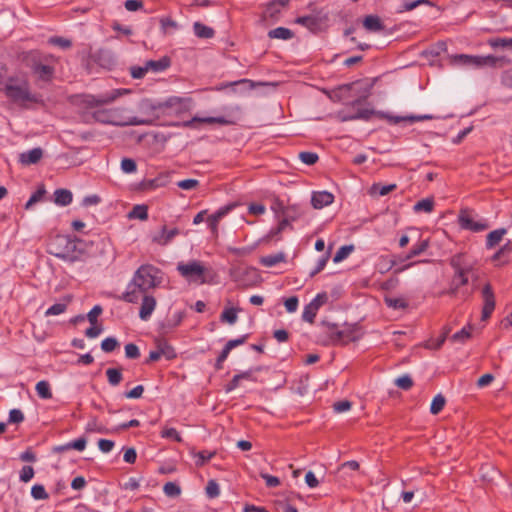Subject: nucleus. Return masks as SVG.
<instances>
[{"instance_id": "1", "label": "nucleus", "mask_w": 512, "mask_h": 512, "mask_svg": "<svg viewBox=\"0 0 512 512\" xmlns=\"http://www.w3.org/2000/svg\"><path fill=\"white\" fill-rule=\"evenodd\" d=\"M89 244L84 240L69 235H55L47 244V252L69 263L85 262L89 258Z\"/></svg>"}, {"instance_id": "22", "label": "nucleus", "mask_w": 512, "mask_h": 512, "mask_svg": "<svg viewBox=\"0 0 512 512\" xmlns=\"http://www.w3.org/2000/svg\"><path fill=\"white\" fill-rule=\"evenodd\" d=\"M145 65L148 72L159 73L170 67L171 60L169 57L164 56L158 60H148L145 62Z\"/></svg>"}, {"instance_id": "6", "label": "nucleus", "mask_w": 512, "mask_h": 512, "mask_svg": "<svg viewBox=\"0 0 512 512\" xmlns=\"http://www.w3.org/2000/svg\"><path fill=\"white\" fill-rule=\"evenodd\" d=\"M451 266L454 269V276L451 282V287L448 294L451 296L457 295L459 288L468 284V275L471 273L472 268L470 266L462 265V256L456 255L450 261Z\"/></svg>"}, {"instance_id": "38", "label": "nucleus", "mask_w": 512, "mask_h": 512, "mask_svg": "<svg viewBox=\"0 0 512 512\" xmlns=\"http://www.w3.org/2000/svg\"><path fill=\"white\" fill-rule=\"evenodd\" d=\"M433 208H434V201L431 198L422 199V200L418 201L413 207L415 212H425V213L432 212Z\"/></svg>"}, {"instance_id": "18", "label": "nucleus", "mask_w": 512, "mask_h": 512, "mask_svg": "<svg viewBox=\"0 0 512 512\" xmlns=\"http://www.w3.org/2000/svg\"><path fill=\"white\" fill-rule=\"evenodd\" d=\"M43 157V150L40 147L33 148L20 154L19 161L23 165H33L38 163Z\"/></svg>"}, {"instance_id": "52", "label": "nucleus", "mask_w": 512, "mask_h": 512, "mask_svg": "<svg viewBox=\"0 0 512 512\" xmlns=\"http://www.w3.org/2000/svg\"><path fill=\"white\" fill-rule=\"evenodd\" d=\"M118 345L119 343L116 338L107 337L101 342V349L106 353H110L114 351Z\"/></svg>"}, {"instance_id": "15", "label": "nucleus", "mask_w": 512, "mask_h": 512, "mask_svg": "<svg viewBox=\"0 0 512 512\" xmlns=\"http://www.w3.org/2000/svg\"><path fill=\"white\" fill-rule=\"evenodd\" d=\"M140 299H142V303L139 310V317L141 320L147 321L155 310L156 299L148 294L142 295Z\"/></svg>"}, {"instance_id": "14", "label": "nucleus", "mask_w": 512, "mask_h": 512, "mask_svg": "<svg viewBox=\"0 0 512 512\" xmlns=\"http://www.w3.org/2000/svg\"><path fill=\"white\" fill-rule=\"evenodd\" d=\"M326 19V16L308 15L296 18L295 23L306 27L311 32H316L320 29L322 22Z\"/></svg>"}, {"instance_id": "48", "label": "nucleus", "mask_w": 512, "mask_h": 512, "mask_svg": "<svg viewBox=\"0 0 512 512\" xmlns=\"http://www.w3.org/2000/svg\"><path fill=\"white\" fill-rule=\"evenodd\" d=\"M31 495L35 500H46L49 494L46 492L45 487L41 484H35L31 488Z\"/></svg>"}, {"instance_id": "35", "label": "nucleus", "mask_w": 512, "mask_h": 512, "mask_svg": "<svg viewBox=\"0 0 512 512\" xmlns=\"http://www.w3.org/2000/svg\"><path fill=\"white\" fill-rule=\"evenodd\" d=\"M239 309H236V308H226L224 309V311L221 313L220 315V320L222 322H226L230 325H233L236 323L237 319H238V316H237V313H238Z\"/></svg>"}, {"instance_id": "19", "label": "nucleus", "mask_w": 512, "mask_h": 512, "mask_svg": "<svg viewBox=\"0 0 512 512\" xmlns=\"http://www.w3.org/2000/svg\"><path fill=\"white\" fill-rule=\"evenodd\" d=\"M382 117L386 118L390 123L398 124L402 121L413 123L417 121L431 120L434 119L433 115L423 114V115H409V116H391V115H382Z\"/></svg>"}, {"instance_id": "28", "label": "nucleus", "mask_w": 512, "mask_h": 512, "mask_svg": "<svg viewBox=\"0 0 512 512\" xmlns=\"http://www.w3.org/2000/svg\"><path fill=\"white\" fill-rule=\"evenodd\" d=\"M506 234V229L500 228L491 231L487 237H486V247L488 249L493 248L495 245H497L503 238V236Z\"/></svg>"}, {"instance_id": "54", "label": "nucleus", "mask_w": 512, "mask_h": 512, "mask_svg": "<svg viewBox=\"0 0 512 512\" xmlns=\"http://www.w3.org/2000/svg\"><path fill=\"white\" fill-rule=\"evenodd\" d=\"M420 4H429L428 0H413L410 2L405 1L402 6H400L397 12L402 13L405 11H411L416 8Z\"/></svg>"}, {"instance_id": "51", "label": "nucleus", "mask_w": 512, "mask_h": 512, "mask_svg": "<svg viewBox=\"0 0 512 512\" xmlns=\"http://www.w3.org/2000/svg\"><path fill=\"white\" fill-rule=\"evenodd\" d=\"M299 159L306 165H314L318 161L319 156L314 152L303 151L299 153Z\"/></svg>"}, {"instance_id": "60", "label": "nucleus", "mask_w": 512, "mask_h": 512, "mask_svg": "<svg viewBox=\"0 0 512 512\" xmlns=\"http://www.w3.org/2000/svg\"><path fill=\"white\" fill-rule=\"evenodd\" d=\"M199 185V181L196 179H184L177 182V186L183 190H192Z\"/></svg>"}, {"instance_id": "64", "label": "nucleus", "mask_w": 512, "mask_h": 512, "mask_svg": "<svg viewBox=\"0 0 512 512\" xmlns=\"http://www.w3.org/2000/svg\"><path fill=\"white\" fill-rule=\"evenodd\" d=\"M352 403L348 400L338 401L333 404V409L337 413H342L350 410Z\"/></svg>"}, {"instance_id": "24", "label": "nucleus", "mask_w": 512, "mask_h": 512, "mask_svg": "<svg viewBox=\"0 0 512 512\" xmlns=\"http://www.w3.org/2000/svg\"><path fill=\"white\" fill-rule=\"evenodd\" d=\"M428 247H429L428 239H423V240L418 241L416 244L413 245V247L410 249L408 254L403 259H401V261H406L413 257L421 255L428 249Z\"/></svg>"}, {"instance_id": "29", "label": "nucleus", "mask_w": 512, "mask_h": 512, "mask_svg": "<svg viewBox=\"0 0 512 512\" xmlns=\"http://www.w3.org/2000/svg\"><path fill=\"white\" fill-rule=\"evenodd\" d=\"M268 37L271 39L289 40L293 37V32L285 27H277L268 32Z\"/></svg>"}, {"instance_id": "63", "label": "nucleus", "mask_w": 512, "mask_h": 512, "mask_svg": "<svg viewBox=\"0 0 512 512\" xmlns=\"http://www.w3.org/2000/svg\"><path fill=\"white\" fill-rule=\"evenodd\" d=\"M183 316V312L179 311L174 313L170 318L167 319V327L175 328L176 326H178L182 322Z\"/></svg>"}, {"instance_id": "13", "label": "nucleus", "mask_w": 512, "mask_h": 512, "mask_svg": "<svg viewBox=\"0 0 512 512\" xmlns=\"http://www.w3.org/2000/svg\"><path fill=\"white\" fill-rule=\"evenodd\" d=\"M459 224L463 229L474 232L484 231L488 228L486 223L475 221L466 211H461L459 215Z\"/></svg>"}, {"instance_id": "40", "label": "nucleus", "mask_w": 512, "mask_h": 512, "mask_svg": "<svg viewBox=\"0 0 512 512\" xmlns=\"http://www.w3.org/2000/svg\"><path fill=\"white\" fill-rule=\"evenodd\" d=\"M86 447V439L81 437L72 442L67 443L66 445L60 446L57 448L58 451H65L68 449H75L78 451L84 450Z\"/></svg>"}, {"instance_id": "43", "label": "nucleus", "mask_w": 512, "mask_h": 512, "mask_svg": "<svg viewBox=\"0 0 512 512\" xmlns=\"http://www.w3.org/2000/svg\"><path fill=\"white\" fill-rule=\"evenodd\" d=\"M157 348L159 349L161 356H165L169 360L176 357L174 348L165 341L159 342Z\"/></svg>"}, {"instance_id": "20", "label": "nucleus", "mask_w": 512, "mask_h": 512, "mask_svg": "<svg viewBox=\"0 0 512 512\" xmlns=\"http://www.w3.org/2000/svg\"><path fill=\"white\" fill-rule=\"evenodd\" d=\"M278 206L281 211V216H285L292 221L297 220L304 213L303 208L299 204H289L287 206L284 204H278Z\"/></svg>"}, {"instance_id": "58", "label": "nucleus", "mask_w": 512, "mask_h": 512, "mask_svg": "<svg viewBox=\"0 0 512 512\" xmlns=\"http://www.w3.org/2000/svg\"><path fill=\"white\" fill-rule=\"evenodd\" d=\"M148 73L147 67L144 64L143 66H132L130 67V75L134 79H142Z\"/></svg>"}, {"instance_id": "32", "label": "nucleus", "mask_w": 512, "mask_h": 512, "mask_svg": "<svg viewBox=\"0 0 512 512\" xmlns=\"http://www.w3.org/2000/svg\"><path fill=\"white\" fill-rule=\"evenodd\" d=\"M129 219H139V220H147L148 219V207L146 205H135L132 210L128 213Z\"/></svg>"}, {"instance_id": "9", "label": "nucleus", "mask_w": 512, "mask_h": 512, "mask_svg": "<svg viewBox=\"0 0 512 512\" xmlns=\"http://www.w3.org/2000/svg\"><path fill=\"white\" fill-rule=\"evenodd\" d=\"M327 301H328V296L325 292L317 294L315 296V298L304 307V310L302 313L303 321L313 324L319 309Z\"/></svg>"}, {"instance_id": "55", "label": "nucleus", "mask_w": 512, "mask_h": 512, "mask_svg": "<svg viewBox=\"0 0 512 512\" xmlns=\"http://www.w3.org/2000/svg\"><path fill=\"white\" fill-rule=\"evenodd\" d=\"M395 384L403 390H409L413 386V380L409 375H402L395 380Z\"/></svg>"}, {"instance_id": "37", "label": "nucleus", "mask_w": 512, "mask_h": 512, "mask_svg": "<svg viewBox=\"0 0 512 512\" xmlns=\"http://www.w3.org/2000/svg\"><path fill=\"white\" fill-rule=\"evenodd\" d=\"M488 44L494 49H512V38H491Z\"/></svg>"}, {"instance_id": "50", "label": "nucleus", "mask_w": 512, "mask_h": 512, "mask_svg": "<svg viewBox=\"0 0 512 512\" xmlns=\"http://www.w3.org/2000/svg\"><path fill=\"white\" fill-rule=\"evenodd\" d=\"M161 437L171 439L176 442H182V437L175 428L164 427L161 431Z\"/></svg>"}, {"instance_id": "26", "label": "nucleus", "mask_w": 512, "mask_h": 512, "mask_svg": "<svg viewBox=\"0 0 512 512\" xmlns=\"http://www.w3.org/2000/svg\"><path fill=\"white\" fill-rule=\"evenodd\" d=\"M288 3L289 0H273L267 5L265 13L271 18H276L281 9L288 5Z\"/></svg>"}, {"instance_id": "25", "label": "nucleus", "mask_w": 512, "mask_h": 512, "mask_svg": "<svg viewBox=\"0 0 512 512\" xmlns=\"http://www.w3.org/2000/svg\"><path fill=\"white\" fill-rule=\"evenodd\" d=\"M363 26L371 32H378L384 28L381 19L376 15H368L363 20Z\"/></svg>"}, {"instance_id": "47", "label": "nucleus", "mask_w": 512, "mask_h": 512, "mask_svg": "<svg viewBox=\"0 0 512 512\" xmlns=\"http://www.w3.org/2000/svg\"><path fill=\"white\" fill-rule=\"evenodd\" d=\"M473 330V327L472 326H467V327H464L462 328L460 331L456 332L455 334H453L452 336V340L455 341V342H465L467 339H469L471 337V332Z\"/></svg>"}, {"instance_id": "27", "label": "nucleus", "mask_w": 512, "mask_h": 512, "mask_svg": "<svg viewBox=\"0 0 512 512\" xmlns=\"http://www.w3.org/2000/svg\"><path fill=\"white\" fill-rule=\"evenodd\" d=\"M54 201L59 206H67L72 202L73 196L67 189H57L54 192Z\"/></svg>"}, {"instance_id": "62", "label": "nucleus", "mask_w": 512, "mask_h": 512, "mask_svg": "<svg viewBox=\"0 0 512 512\" xmlns=\"http://www.w3.org/2000/svg\"><path fill=\"white\" fill-rule=\"evenodd\" d=\"M49 43L53 44V45H56V46H59V47H61L63 49L70 48L71 45H72V42L69 39H65V38H62V37H51L49 39Z\"/></svg>"}, {"instance_id": "30", "label": "nucleus", "mask_w": 512, "mask_h": 512, "mask_svg": "<svg viewBox=\"0 0 512 512\" xmlns=\"http://www.w3.org/2000/svg\"><path fill=\"white\" fill-rule=\"evenodd\" d=\"M194 33L199 38H212L214 36V30L200 22H195L193 25Z\"/></svg>"}, {"instance_id": "46", "label": "nucleus", "mask_w": 512, "mask_h": 512, "mask_svg": "<svg viewBox=\"0 0 512 512\" xmlns=\"http://www.w3.org/2000/svg\"><path fill=\"white\" fill-rule=\"evenodd\" d=\"M445 402L446 401H445V398L443 395H441V394L436 395L432 400V403L430 406V412L433 415L438 414L444 408Z\"/></svg>"}, {"instance_id": "16", "label": "nucleus", "mask_w": 512, "mask_h": 512, "mask_svg": "<svg viewBox=\"0 0 512 512\" xmlns=\"http://www.w3.org/2000/svg\"><path fill=\"white\" fill-rule=\"evenodd\" d=\"M334 201V195L328 191L314 192L311 197V204L315 209H322Z\"/></svg>"}, {"instance_id": "39", "label": "nucleus", "mask_w": 512, "mask_h": 512, "mask_svg": "<svg viewBox=\"0 0 512 512\" xmlns=\"http://www.w3.org/2000/svg\"><path fill=\"white\" fill-rule=\"evenodd\" d=\"M396 184H387V185H381V184H373L371 187V194L373 195H379V196H385L396 189Z\"/></svg>"}, {"instance_id": "7", "label": "nucleus", "mask_w": 512, "mask_h": 512, "mask_svg": "<svg viewBox=\"0 0 512 512\" xmlns=\"http://www.w3.org/2000/svg\"><path fill=\"white\" fill-rule=\"evenodd\" d=\"M128 90L115 89L111 92L102 94V95H83L81 98V104L86 108H94L106 104H110L115 101L119 96L124 93H127Z\"/></svg>"}, {"instance_id": "3", "label": "nucleus", "mask_w": 512, "mask_h": 512, "mask_svg": "<svg viewBox=\"0 0 512 512\" xmlns=\"http://www.w3.org/2000/svg\"><path fill=\"white\" fill-rule=\"evenodd\" d=\"M4 92L12 102L21 106L39 101L38 96L31 92L29 81L25 77H9L6 81Z\"/></svg>"}, {"instance_id": "4", "label": "nucleus", "mask_w": 512, "mask_h": 512, "mask_svg": "<svg viewBox=\"0 0 512 512\" xmlns=\"http://www.w3.org/2000/svg\"><path fill=\"white\" fill-rule=\"evenodd\" d=\"M452 60L455 64L461 66L482 68V67H501L508 63L505 57H497L493 55L478 56V55H467V54H456L452 56Z\"/></svg>"}, {"instance_id": "36", "label": "nucleus", "mask_w": 512, "mask_h": 512, "mask_svg": "<svg viewBox=\"0 0 512 512\" xmlns=\"http://www.w3.org/2000/svg\"><path fill=\"white\" fill-rule=\"evenodd\" d=\"M106 376L109 384L112 386H117L123 379L121 370L117 368H108L106 370Z\"/></svg>"}, {"instance_id": "21", "label": "nucleus", "mask_w": 512, "mask_h": 512, "mask_svg": "<svg viewBox=\"0 0 512 512\" xmlns=\"http://www.w3.org/2000/svg\"><path fill=\"white\" fill-rule=\"evenodd\" d=\"M233 207H234L233 204L223 206L220 209H218L214 214H212L208 217L207 222H208V225H209L210 229L212 230V232H214V233L217 232V227H218L219 221L224 216H226L233 209Z\"/></svg>"}, {"instance_id": "5", "label": "nucleus", "mask_w": 512, "mask_h": 512, "mask_svg": "<svg viewBox=\"0 0 512 512\" xmlns=\"http://www.w3.org/2000/svg\"><path fill=\"white\" fill-rule=\"evenodd\" d=\"M26 67L42 81H50L54 75V68L43 62L42 56L36 51H30L23 58Z\"/></svg>"}, {"instance_id": "2", "label": "nucleus", "mask_w": 512, "mask_h": 512, "mask_svg": "<svg viewBox=\"0 0 512 512\" xmlns=\"http://www.w3.org/2000/svg\"><path fill=\"white\" fill-rule=\"evenodd\" d=\"M160 271L152 265L140 266L127 286L122 299L129 303H137L142 295H146L151 289L161 283Z\"/></svg>"}, {"instance_id": "53", "label": "nucleus", "mask_w": 512, "mask_h": 512, "mask_svg": "<svg viewBox=\"0 0 512 512\" xmlns=\"http://www.w3.org/2000/svg\"><path fill=\"white\" fill-rule=\"evenodd\" d=\"M121 169L124 173L131 174L136 172V162L131 158H123L121 161Z\"/></svg>"}, {"instance_id": "12", "label": "nucleus", "mask_w": 512, "mask_h": 512, "mask_svg": "<svg viewBox=\"0 0 512 512\" xmlns=\"http://www.w3.org/2000/svg\"><path fill=\"white\" fill-rule=\"evenodd\" d=\"M356 83L339 85L332 90H325L324 93L333 102H341L350 97V91Z\"/></svg>"}, {"instance_id": "59", "label": "nucleus", "mask_w": 512, "mask_h": 512, "mask_svg": "<svg viewBox=\"0 0 512 512\" xmlns=\"http://www.w3.org/2000/svg\"><path fill=\"white\" fill-rule=\"evenodd\" d=\"M102 313V307L100 305H95L87 314V319L91 325L97 324V319L99 315Z\"/></svg>"}, {"instance_id": "49", "label": "nucleus", "mask_w": 512, "mask_h": 512, "mask_svg": "<svg viewBox=\"0 0 512 512\" xmlns=\"http://www.w3.org/2000/svg\"><path fill=\"white\" fill-rule=\"evenodd\" d=\"M67 304H68V301L67 302H64V303H55L53 304L51 307H49L46 312H45V316H55V315H60L62 313H64L67 309Z\"/></svg>"}, {"instance_id": "8", "label": "nucleus", "mask_w": 512, "mask_h": 512, "mask_svg": "<svg viewBox=\"0 0 512 512\" xmlns=\"http://www.w3.org/2000/svg\"><path fill=\"white\" fill-rule=\"evenodd\" d=\"M177 270L180 275L188 281L200 280L201 283H204L203 276L205 273V267L200 261L193 260L187 263L180 262L177 265Z\"/></svg>"}, {"instance_id": "41", "label": "nucleus", "mask_w": 512, "mask_h": 512, "mask_svg": "<svg viewBox=\"0 0 512 512\" xmlns=\"http://www.w3.org/2000/svg\"><path fill=\"white\" fill-rule=\"evenodd\" d=\"M46 190L44 185H41L29 198V200L25 204V209H30L35 203L42 200L45 195Z\"/></svg>"}, {"instance_id": "42", "label": "nucleus", "mask_w": 512, "mask_h": 512, "mask_svg": "<svg viewBox=\"0 0 512 512\" xmlns=\"http://www.w3.org/2000/svg\"><path fill=\"white\" fill-rule=\"evenodd\" d=\"M354 250V246L353 245H344V246H341L337 252L335 253L334 257H333V261L335 263H339L341 261H343L345 258H347L350 253Z\"/></svg>"}, {"instance_id": "57", "label": "nucleus", "mask_w": 512, "mask_h": 512, "mask_svg": "<svg viewBox=\"0 0 512 512\" xmlns=\"http://www.w3.org/2000/svg\"><path fill=\"white\" fill-rule=\"evenodd\" d=\"M125 356L129 359H137L140 356V351L137 345L134 343H128L125 345Z\"/></svg>"}, {"instance_id": "44", "label": "nucleus", "mask_w": 512, "mask_h": 512, "mask_svg": "<svg viewBox=\"0 0 512 512\" xmlns=\"http://www.w3.org/2000/svg\"><path fill=\"white\" fill-rule=\"evenodd\" d=\"M384 301L388 307L393 309H405L408 306L404 298L385 297Z\"/></svg>"}, {"instance_id": "45", "label": "nucleus", "mask_w": 512, "mask_h": 512, "mask_svg": "<svg viewBox=\"0 0 512 512\" xmlns=\"http://www.w3.org/2000/svg\"><path fill=\"white\" fill-rule=\"evenodd\" d=\"M163 491L167 497L171 498L178 497L181 494V488L175 482H167L163 487Z\"/></svg>"}, {"instance_id": "61", "label": "nucleus", "mask_w": 512, "mask_h": 512, "mask_svg": "<svg viewBox=\"0 0 512 512\" xmlns=\"http://www.w3.org/2000/svg\"><path fill=\"white\" fill-rule=\"evenodd\" d=\"M34 477V469L32 466H24L20 471V480L22 482H29Z\"/></svg>"}, {"instance_id": "11", "label": "nucleus", "mask_w": 512, "mask_h": 512, "mask_svg": "<svg viewBox=\"0 0 512 512\" xmlns=\"http://www.w3.org/2000/svg\"><path fill=\"white\" fill-rule=\"evenodd\" d=\"M484 305L482 308V320H487L495 309V296L490 284H486L482 289Z\"/></svg>"}, {"instance_id": "34", "label": "nucleus", "mask_w": 512, "mask_h": 512, "mask_svg": "<svg viewBox=\"0 0 512 512\" xmlns=\"http://www.w3.org/2000/svg\"><path fill=\"white\" fill-rule=\"evenodd\" d=\"M215 451H199V452H192V455L196 458L195 464L196 466H203L205 463H207L209 460H211L215 456Z\"/></svg>"}, {"instance_id": "10", "label": "nucleus", "mask_w": 512, "mask_h": 512, "mask_svg": "<svg viewBox=\"0 0 512 512\" xmlns=\"http://www.w3.org/2000/svg\"><path fill=\"white\" fill-rule=\"evenodd\" d=\"M363 335L361 327L358 324L345 325L341 330L337 331L336 336L343 344L357 341Z\"/></svg>"}, {"instance_id": "23", "label": "nucleus", "mask_w": 512, "mask_h": 512, "mask_svg": "<svg viewBox=\"0 0 512 512\" xmlns=\"http://www.w3.org/2000/svg\"><path fill=\"white\" fill-rule=\"evenodd\" d=\"M179 233L180 232L178 228L168 230L166 226H163L161 228L160 233L157 236L153 237V241L158 243L159 245L164 246L167 245Z\"/></svg>"}, {"instance_id": "33", "label": "nucleus", "mask_w": 512, "mask_h": 512, "mask_svg": "<svg viewBox=\"0 0 512 512\" xmlns=\"http://www.w3.org/2000/svg\"><path fill=\"white\" fill-rule=\"evenodd\" d=\"M284 259H285V256L283 253H277V254L261 257L260 263L265 267H273V266L277 265L278 263L283 262Z\"/></svg>"}, {"instance_id": "56", "label": "nucleus", "mask_w": 512, "mask_h": 512, "mask_svg": "<svg viewBox=\"0 0 512 512\" xmlns=\"http://www.w3.org/2000/svg\"><path fill=\"white\" fill-rule=\"evenodd\" d=\"M206 494L209 498H216L220 494L219 485L215 480H210L206 486Z\"/></svg>"}, {"instance_id": "17", "label": "nucleus", "mask_w": 512, "mask_h": 512, "mask_svg": "<svg viewBox=\"0 0 512 512\" xmlns=\"http://www.w3.org/2000/svg\"><path fill=\"white\" fill-rule=\"evenodd\" d=\"M198 123H206V124H220L226 125L229 123L224 117H193L191 120L184 121L182 126L196 128Z\"/></svg>"}, {"instance_id": "31", "label": "nucleus", "mask_w": 512, "mask_h": 512, "mask_svg": "<svg viewBox=\"0 0 512 512\" xmlns=\"http://www.w3.org/2000/svg\"><path fill=\"white\" fill-rule=\"evenodd\" d=\"M35 390L37 392V395L41 399H51L52 398V391H51L50 383L46 380L39 381L35 386Z\"/></svg>"}]
</instances>
